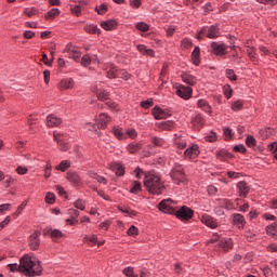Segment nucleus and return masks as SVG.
<instances>
[{
  "label": "nucleus",
  "instance_id": "nucleus-1",
  "mask_svg": "<svg viewBox=\"0 0 277 277\" xmlns=\"http://www.w3.org/2000/svg\"><path fill=\"white\" fill-rule=\"evenodd\" d=\"M10 272H19L23 276L35 277L42 274V263L31 258L29 254L22 256L19 265L17 263L8 265Z\"/></svg>",
  "mask_w": 277,
  "mask_h": 277
},
{
  "label": "nucleus",
  "instance_id": "nucleus-2",
  "mask_svg": "<svg viewBox=\"0 0 277 277\" xmlns=\"http://www.w3.org/2000/svg\"><path fill=\"white\" fill-rule=\"evenodd\" d=\"M143 185L151 196H161L166 192V182L155 172L145 173Z\"/></svg>",
  "mask_w": 277,
  "mask_h": 277
},
{
  "label": "nucleus",
  "instance_id": "nucleus-3",
  "mask_svg": "<svg viewBox=\"0 0 277 277\" xmlns=\"http://www.w3.org/2000/svg\"><path fill=\"white\" fill-rule=\"evenodd\" d=\"M170 176L175 185H185L187 183V175H185L183 164L174 163L170 171Z\"/></svg>",
  "mask_w": 277,
  "mask_h": 277
},
{
  "label": "nucleus",
  "instance_id": "nucleus-4",
  "mask_svg": "<svg viewBox=\"0 0 277 277\" xmlns=\"http://www.w3.org/2000/svg\"><path fill=\"white\" fill-rule=\"evenodd\" d=\"M202 36L210 40H215V38H220V27L217 25L205 26L197 32V40H202Z\"/></svg>",
  "mask_w": 277,
  "mask_h": 277
},
{
  "label": "nucleus",
  "instance_id": "nucleus-5",
  "mask_svg": "<svg viewBox=\"0 0 277 277\" xmlns=\"http://www.w3.org/2000/svg\"><path fill=\"white\" fill-rule=\"evenodd\" d=\"M159 211L162 213H169L170 215L176 213V202L172 200L171 198L169 199H163L159 205H158Z\"/></svg>",
  "mask_w": 277,
  "mask_h": 277
},
{
  "label": "nucleus",
  "instance_id": "nucleus-6",
  "mask_svg": "<svg viewBox=\"0 0 277 277\" xmlns=\"http://www.w3.org/2000/svg\"><path fill=\"white\" fill-rule=\"evenodd\" d=\"M175 216L182 222H187L194 217V210L184 206L175 212Z\"/></svg>",
  "mask_w": 277,
  "mask_h": 277
},
{
  "label": "nucleus",
  "instance_id": "nucleus-7",
  "mask_svg": "<svg viewBox=\"0 0 277 277\" xmlns=\"http://www.w3.org/2000/svg\"><path fill=\"white\" fill-rule=\"evenodd\" d=\"M211 243H214L216 248L223 250V252H228V250H233V239L230 238H221L217 240H210Z\"/></svg>",
  "mask_w": 277,
  "mask_h": 277
},
{
  "label": "nucleus",
  "instance_id": "nucleus-8",
  "mask_svg": "<svg viewBox=\"0 0 277 277\" xmlns=\"http://www.w3.org/2000/svg\"><path fill=\"white\" fill-rule=\"evenodd\" d=\"M95 122L97 124V129H107V124L111 122V117L106 113H101L95 116Z\"/></svg>",
  "mask_w": 277,
  "mask_h": 277
},
{
  "label": "nucleus",
  "instance_id": "nucleus-9",
  "mask_svg": "<svg viewBox=\"0 0 277 277\" xmlns=\"http://www.w3.org/2000/svg\"><path fill=\"white\" fill-rule=\"evenodd\" d=\"M200 155V146L198 144L192 143L185 150L184 157L185 159H196Z\"/></svg>",
  "mask_w": 277,
  "mask_h": 277
},
{
  "label": "nucleus",
  "instance_id": "nucleus-10",
  "mask_svg": "<svg viewBox=\"0 0 277 277\" xmlns=\"http://www.w3.org/2000/svg\"><path fill=\"white\" fill-rule=\"evenodd\" d=\"M176 94L180 98H183V101H189V98H192V94H194V90L192 87L181 84L176 89Z\"/></svg>",
  "mask_w": 277,
  "mask_h": 277
},
{
  "label": "nucleus",
  "instance_id": "nucleus-11",
  "mask_svg": "<svg viewBox=\"0 0 277 277\" xmlns=\"http://www.w3.org/2000/svg\"><path fill=\"white\" fill-rule=\"evenodd\" d=\"M174 146L176 148V153L181 155V150H185V148H187V140L185 136L181 134H174Z\"/></svg>",
  "mask_w": 277,
  "mask_h": 277
},
{
  "label": "nucleus",
  "instance_id": "nucleus-12",
  "mask_svg": "<svg viewBox=\"0 0 277 277\" xmlns=\"http://www.w3.org/2000/svg\"><path fill=\"white\" fill-rule=\"evenodd\" d=\"M151 114L155 120H166V118H170V113L159 106H155L151 110Z\"/></svg>",
  "mask_w": 277,
  "mask_h": 277
},
{
  "label": "nucleus",
  "instance_id": "nucleus-13",
  "mask_svg": "<svg viewBox=\"0 0 277 277\" xmlns=\"http://www.w3.org/2000/svg\"><path fill=\"white\" fill-rule=\"evenodd\" d=\"M211 49L212 52L214 53V55H226V49H228V47L224 43H219L215 41L211 42Z\"/></svg>",
  "mask_w": 277,
  "mask_h": 277
},
{
  "label": "nucleus",
  "instance_id": "nucleus-14",
  "mask_svg": "<svg viewBox=\"0 0 277 277\" xmlns=\"http://www.w3.org/2000/svg\"><path fill=\"white\" fill-rule=\"evenodd\" d=\"M108 168L111 172H115L116 176H122L124 174V166L120 161L110 162Z\"/></svg>",
  "mask_w": 277,
  "mask_h": 277
},
{
  "label": "nucleus",
  "instance_id": "nucleus-15",
  "mask_svg": "<svg viewBox=\"0 0 277 277\" xmlns=\"http://www.w3.org/2000/svg\"><path fill=\"white\" fill-rule=\"evenodd\" d=\"M105 70H106V75H107L108 79H116V78L120 77V75H119L120 69H118V67H116L111 63H108L106 65Z\"/></svg>",
  "mask_w": 277,
  "mask_h": 277
},
{
  "label": "nucleus",
  "instance_id": "nucleus-16",
  "mask_svg": "<svg viewBox=\"0 0 277 277\" xmlns=\"http://www.w3.org/2000/svg\"><path fill=\"white\" fill-rule=\"evenodd\" d=\"M58 90H72L75 88V80L72 78H64L57 84Z\"/></svg>",
  "mask_w": 277,
  "mask_h": 277
},
{
  "label": "nucleus",
  "instance_id": "nucleus-17",
  "mask_svg": "<svg viewBox=\"0 0 277 277\" xmlns=\"http://www.w3.org/2000/svg\"><path fill=\"white\" fill-rule=\"evenodd\" d=\"M236 187L241 198H246V196L250 194V186H248V183L246 181L238 182Z\"/></svg>",
  "mask_w": 277,
  "mask_h": 277
},
{
  "label": "nucleus",
  "instance_id": "nucleus-18",
  "mask_svg": "<svg viewBox=\"0 0 277 277\" xmlns=\"http://www.w3.org/2000/svg\"><path fill=\"white\" fill-rule=\"evenodd\" d=\"M200 220L205 224V226H208V228H216L217 227V221L214 220L213 216H211L209 214H203Z\"/></svg>",
  "mask_w": 277,
  "mask_h": 277
},
{
  "label": "nucleus",
  "instance_id": "nucleus-19",
  "mask_svg": "<svg viewBox=\"0 0 277 277\" xmlns=\"http://www.w3.org/2000/svg\"><path fill=\"white\" fill-rule=\"evenodd\" d=\"M101 27L105 31H114L118 27V22L116 19H107L104 22H101Z\"/></svg>",
  "mask_w": 277,
  "mask_h": 277
},
{
  "label": "nucleus",
  "instance_id": "nucleus-20",
  "mask_svg": "<svg viewBox=\"0 0 277 277\" xmlns=\"http://www.w3.org/2000/svg\"><path fill=\"white\" fill-rule=\"evenodd\" d=\"M28 243L32 250H38L40 248V234L34 233L30 235Z\"/></svg>",
  "mask_w": 277,
  "mask_h": 277
},
{
  "label": "nucleus",
  "instance_id": "nucleus-21",
  "mask_svg": "<svg viewBox=\"0 0 277 277\" xmlns=\"http://www.w3.org/2000/svg\"><path fill=\"white\" fill-rule=\"evenodd\" d=\"M182 81L183 83H186V85H196V83H198V78L192 74L184 72L182 74Z\"/></svg>",
  "mask_w": 277,
  "mask_h": 277
},
{
  "label": "nucleus",
  "instance_id": "nucleus-22",
  "mask_svg": "<svg viewBox=\"0 0 277 277\" xmlns=\"http://www.w3.org/2000/svg\"><path fill=\"white\" fill-rule=\"evenodd\" d=\"M66 179L70 183H74L76 186H79L81 184V177L79 176V173L75 171L67 172Z\"/></svg>",
  "mask_w": 277,
  "mask_h": 277
},
{
  "label": "nucleus",
  "instance_id": "nucleus-23",
  "mask_svg": "<svg viewBox=\"0 0 277 277\" xmlns=\"http://www.w3.org/2000/svg\"><path fill=\"white\" fill-rule=\"evenodd\" d=\"M62 124V118L56 115H49L47 117V127H60Z\"/></svg>",
  "mask_w": 277,
  "mask_h": 277
},
{
  "label": "nucleus",
  "instance_id": "nucleus-24",
  "mask_svg": "<svg viewBox=\"0 0 277 277\" xmlns=\"http://www.w3.org/2000/svg\"><path fill=\"white\" fill-rule=\"evenodd\" d=\"M137 51L140 52L141 55H146L147 57H155V50L148 49L144 44H138L136 45Z\"/></svg>",
  "mask_w": 277,
  "mask_h": 277
},
{
  "label": "nucleus",
  "instance_id": "nucleus-25",
  "mask_svg": "<svg viewBox=\"0 0 277 277\" xmlns=\"http://www.w3.org/2000/svg\"><path fill=\"white\" fill-rule=\"evenodd\" d=\"M113 134L115 135V137L117 140H120V141L127 140V134H126L124 130L119 126L113 127Z\"/></svg>",
  "mask_w": 277,
  "mask_h": 277
},
{
  "label": "nucleus",
  "instance_id": "nucleus-26",
  "mask_svg": "<svg viewBox=\"0 0 277 277\" xmlns=\"http://www.w3.org/2000/svg\"><path fill=\"white\" fill-rule=\"evenodd\" d=\"M233 222L239 228H243V226H246V217H243V215L240 213L233 214Z\"/></svg>",
  "mask_w": 277,
  "mask_h": 277
},
{
  "label": "nucleus",
  "instance_id": "nucleus-27",
  "mask_svg": "<svg viewBox=\"0 0 277 277\" xmlns=\"http://www.w3.org/2000/svg\"><path fill=\"white\" fill-rule=\"evenodd\" d=\"M192 124L194 129H197V131L202 129V127H205V118H202V115H196L192 120Z\"/></svg>",
  "mask_w": 277,
  "mask_h": 277
},
{
  "label": "nucleus",
  "instance_id": "nucleus-28",
  "mask_svg": "<svg viewBox=\"0 0 277 277\" xmlns=\"http://www.w3.org/2000/svg\"><path fill=\"white\" fill-rule=\"evenodd\" d=\"M156 127H158L160 131H172V129H174V122L170 120L161 121V122H157Z\"/></svg>",
  "mask_w": 277,
  "mask_h": 277
},
{
  "label": "nucleus",
  "instance_id": "nucleus-29",
  "mask_svg": "<svg viewBox=\"0 0 277 277\" xmlns=\"http://www.w3.org/2000/svg\"><path fill=\"white\" fill-rule=\"evenodd\" d=\"M54 142H57L58 148H61V150L66 151L68 150V148H70V145H68V143L62 141V134L54 133Z\"/></svg>",
  "mask_w": 277,
  "mask_h": 277
},
{
  "label": "nucleus",
  "instance_id": "nucleus-30",
  "mask_svg": "<svg viewBox=\"0 0 277 277\" xmlns=\"http://www.w3.org/2000/svg\"><path fill=\"white\" fill-rule=\"evenodd\" d=\"M192 62L195 66H200V47H195L192 53Z\"/></svg>",
  "mask_w": 277,
  "mask_h": 277
},
{
  "label": "nucleus",
  "instance_id": "nucleus-31",
  "mask_svg": "<svg viewBox=\"0 0 277 277\" xmlns=\"http://www.w3.org/2000/svg\"><path fill=\"white\" fill-rule=\"evenodd\" d=\"M48 235L51 239H53V241H57V239H62V237H66V234H64L62 230L60 229H50L48 232Z\"/></svg>",
  "mask_w": 277,
  "mask_h": 277
},
{
  "label": "nucleus",
  "instance_id": "nucleus-32",
  "mask_svg": "<svg viewBox=\"0 0 277 277\" xmlns=\"http://www.w3.org/2000/svg\"><path fill=\"white\" fill-rule=\"evenodd\" d=\"M247 55L249 56L251 62H253V64H256V62H259V57L256 55V49H254V47L247 48Z\"/></svg>",
  "mask_w": 277,
  "mask_h": 277
},
{
  "label": "nucleus",
  "instance_id": "nucleus-33",
  "mask_svg": "<svg viewBox=\"0 0 277 277\" xmlns=\"http://www.w3.org/2000/svg\"><path fill=\"white\" fill-rule=\"evenodd\" d=\"M98 236L96 234L85 235L83 237L84 243H91V246H96Z\"/></svg>",
  "mask_w": 277,
  "mask_h": 277
},
{
  "label": "nucleus",
  "instance_id": "nucleus-34",
  "mask_svg": "<svg viewBox=\"0 0 277 277\" xmlns=\"http://www.w3.org/2000/svg\"><path fill=\"white\" fill-rule=\"evenodd\" d=\"M83 29L87 34H101V29L96 24H87Z\"/></svg>",
  "mask_w": 277,
  "mask_h": 277
},
{
  "label": "nucleus",
  "instance_id": "nucleus-35",
  "mask_svg": "<svg viewBox=\"0 0 277 277\" xmlns=\"http://www.w3.org/2000/svg\"><path fill=\"white\" fill-rule=\"evenodd\" d=\"M127 150L130 153V155H134V153H137V150H142V143H130L127 146Z\"/></svg>",
  "mask_w": 277,
  "mask_h": 277
},
{
  "label": "nucleus",
  "instance_id": "nucleus-36",
  "mask_svg": "<svg viewBox=\"0 0 277 277\" xmlns=\"http://www.w3.org/2000/svg\"><path fill=\"white\" fill-rule=\"evenodd\" d=\"M118 211L124 213L128 217H137V211L131 208H120L118 207Z\"/></svg>",
  "mask_w": 277,
  "mask_h": 277
},
{
  "label": "nucleus",
  "instance_id": "nucleus-37",
  "mask_svg": "<svg viewBox=\"0 0 277 277\" xmlns=\"http://www.w3.org/2000/svg\"><path fill=\"white\" fill-rule=\"evenodd\" d=\"M266 234L269 235V237H277V222L266 226Z\"/></svg>",
  "mask_w": 277,
  "mask_h": 277
},
{
  "label": "nucleus",
  "instance_id": "nucleus-38",
  "mask_svg": "<svg viewBox=\"0 0 277 277\" xmlns=\"http://www.w3.org/2000/svg\"><path fill=\"white\" fill-rule=\"evenodd\" d=\"M230 153H227L225 149H219L216 150V159L220 161H226L229 159Z\"/></svg>",
  "mask_w": 277,
  "mask_h": 277
},
{
  "label": "nucleus",
  "instance_id": "nucleus-39",
  "mask_svg": "<svg viewBox=\"0 0 277 277\" xmlns=\"http://www.w3.org/2000/svg\"><path fill=\"white\" fill-rule=\"evenodd\" d=\"M90 179H93L94 181H97V183H102V185H107V179L98 175L96 172H89Z\"/></svg>",
  "mask_w": 277,
  "mask_h": 277
},
{
  "label": "nucleus",
  "instance_id": "nucleus-40",
  "mask_svg": "<svg viewBox=\"0 0 277 277\" xmlns=\"http://www.w3.org/2000/svg\"><path fill=\"white\" fill-rule=\"evenodd\" d=\"M140 192H142V182L133 181L130 188V194H140Z\"/></svg>",
  "mask_w": 277,
  "mask_h": 277
},
{
  "label": "nucleus",
  "instance_id": "nucleus-41",
  "mask_svg": "<svg viewBox=\"0 0 277 277\" xmlns=\"http://www.w3.org/2000/svg\"><path fill=\"white\" fill-rule=\"evenodd\" d=\"M151 144L156 146V148H161L166 146V140L159 137V136H153L151 137Z\"/></svg>",
  "mask_w": 277,
  "mask_h": 277
},
{
  "label": "nucleus",
  "instance_id": "nucleus-42",
  "mask_svg": "<svg viewBox=\"0 0 277 277\" xmlns=\"http://www.w3.org/2000/svg\"><path fill=\"white\" fill-rule=\"evenodd\" d=\"M60 13H61V11H60V9H52V10H50L47 14H45V16H44V18H45V21H53V18H55L56 16H60Z\"/></svg>",
  "mask_w": 277,
  "mask_h": 277
},
{
  "label": "nucleus",
  "instance_id": "nucleus-43",
  "mask_svg": "<svg viewBox=\"0 0 277 277\" xmlns=\"http://www.w3.org/2000/svg\"><path fill=\"white\" fill-rule=\"evenodd\" d=\"M70 168V160H63L58 166L55 167V170L60 172H66Z\"/></svg>",
  "mask_w": 277,
  "mask_h": 277
},
{
  "label": "nucleus",
  "instance_id": "nucleus-44",
  "mask_svg": "<svg viewBox=\"0 0 277 277\" xmlns=\"http://www.w3.org/2000/svg\"><path fill=\"white\" fill-rule=\"evenodd\" d=\"M53 170V164H51V160H48L45 162L43 172H44V179H51V172Z\"/></svg>",
  "mask_w": 277,
  "mask_h": 277
},
{
  "label": "nucleus",
  "instance_id": "nucleus-45",
  "mask_svg": "<svg viewBox=\"0 0 277 277\" xmlns=\"http://www.w3.org/2000/svg\"><path fill=\"white\" fill-rule=\"evenodd\" d=\"M96 96H97L98 101H107L109 98V92H107L103 89H98L96 91Z\"/></svg>",
  "mask_w": 277,
  "mask_h": 277
},
{
  "label": "nucleus",
  "instance_id": "nucleus-46",
  "mask_svg": "<svg viewBox=\"0 0 277 277\" xmlns=\"http://www.w3.org/2000/svg\"><path fill=\"white\" fill-rule=\"evenodd\" d=\"M135 27L138 31H143V32H146V31H149L150 29V25H148L147 23L145 22H137L135 24Z\"/></svg>",
  "mask_w": 277,
  "mask_h": 277
},
{
  "label": "nucleus",
  "instance_id": "nucleus-47",
  "mask_svg": "<svg viewBox=\"0 0 277 277\" xmlns=\"http://www.w3.org/2000/svg\"><path fill=\"white\" fill-rule=\"evenodd\" d=\"M122 274L127 277H138L135 274V268H133L132 266H128V267L123 268Z\"/></svg>",
  "mask_w": 277,
  "mask_h": 277
},
{
  "label": "nucleus",
  "instance_id": "nucleus-48",
  "mask_svg": "<svg viewBox=\"0 0 277 277\" xmlns=\"http://www.w3.org/2000/svg\"><path fill=\"white\" fill-rule=\"evenodd\" d=\"M129 237H137L140 235V229L135 225H131L127 230Z\"/></svg>",
  "mask_w": 277,
  "mask_h": 277
},
{
  "label": "nucleus",
  "instance_id": "nucleus-49",
  "mask_svg": "<svg viewBox=\"0 0 277 277\" xmlns=\"http://www.w3.org/2000/svg\"><path fill=\"white\" fill-rule=\"evenodd\" d=\"M233 111H241L243 109V101L237 100L232 104Z\"/></svg>",
  "mask_w": 277,
  "mask_h": 277
},
{
  "label": "nucleus",
  "instance_id": "nucleus-50",
  "mask_svg": "<svg viewBox=\"0 0 277 277\" xmlns=\"http://www.w3.org/2000/svg\"><path fill=\"white\" fill-rule=\"evenodd\" d=\"M192 47H194V43L192 42V39L184 38L181 41V49H192Z\"/></svg>",
  "mask_w": 277,
  "mask_h": 277
},
{
  "label": "nucleus",
  "instance_id": "nucleus-51",
  "mask_svg": "<svg viewBox=\"0 0 277 277\" xmlns=\"http://www.w3.org/2000/svg\"><path fill=\"white\" fill-rule=\"evenodd\" d=\"M127 140H135L137 137V131L133 128L126 130Z\"/></svg>",
  "mask_w": 277,
  "mask_h": 277
},
{
  "label": "nucleus",
  "instance_id": "nucleus-52",
  "mask_svg": "<svg viewBox=\"0 0 277 277\" xmlns=\"http://www.w3.org/2000/svg\"><path fill=\"white\" fill-rule=\"evenodd\" d=\"M85 131H91L92 133H96L98 131V126L96 123L88 122L84 124Z\"/></svg>",
  "mask_w": 277,
  "mask_h": 277
},
{
  "label": "nucleus",
  "instance_id": "nucleus-53",
  "mask_svg": "<svg viewBox=\"0 0 277 277\" xmlns=\"http://www.w3.org/2000/svg\"><path fill=\"white\" fill-rule=\"evenodd\" d=\"M74 207L80 211H85V200L78 199L74 202Z\"/></svg>",
  "mask_w": 277,
  "mask_h": 277
},
{
  "label": "nucleus",
  "instance_id": "nucleus-54",
  "mask_svg": "<svg viewBox=\"0 0 277 277\" xmlns=\"http://www.w3.org/2000/svg\"><path fill=\"white\" fill-rule=\"evenodd\" d=\"M223 94L225 96V98H230L233 96V89L230 88L229 84H225L223 87Z\"/></svg>",
  "mask_w": 277,
  "mask_h": 277
},
{
  "label": "nucleus",
  "instance_id": "nucleus-55",
  "mask_svg": "<svg viewBox=\"0 0 277 277\" xmlns=\"http://www.w3.org/2000/svg\"><path fill=\"white\" fill-rule=\"evenodd\" d=\"M45 202L47 205H55V194L48 192L45 194Z\"/></svg>",
  "mask_w": 277,
  "mask_h": 277
},
{
  "label": "nucleus",
  "instance_id": "nucleus-56",
  "mask_svg": "<svg viewBox=\"0 0 277 277\" xmlns=\"http://www.w3.org/2000/svg\"><path fill=\"white\" fill-rule=\"evenodd\" d=\"M67 215L74 220H79L80 213L77 209L70 208L67 210Z\"/></svg>",
  "mask_w": 277,
  "mask_h": 277
},
{
  "label": "nucleus",
  "instance_id": "nucleus-57",
  "mask_svg": "<svg viewBox=\"0 0 277 277\" xmlns=\"http://www.w3.org/2000/svg\"><path fill=\"white\" fill-rule=\"evenodd\" d=\"M24 14L29 18H31V16H36V14H38V9H36V6H32L30 9H25Z\"/></svg>",
  "mask_w": 277,
  "mask_h": 277
},
{
  "label": "nucleus",
  "instance_id": "nucleus-58",
  "mask_svg": "<svg viewBox=\"0 0 277 277\" xmlns=\"http://www.w3.org/2000/svg\"><path fill=\"white\" fill-rule=\"evenodd\" d=\"M246 144L249 146V148H254L256 146V138L252 135H248L246 138Z\"/></svg>",
  "mask_w": 277,
  "mask_h": 277
},
{
  "label": "nucleus",
  "instance_id": "nucleus-59",
  "mask_svg": "<svg viewBox=\"0 0 277 277\" xmlns=\"http://www.w3.org/2000/svg\"><path fill=\"white\" fill-rule=\"evenodd\" d=\"M225 75L229 81H237V75L235 74V70L233 69H226Z\"/></svg>",
  "mask_w": 277,
  "mask_h": 277
},
{
  "label": "nucleus",
  "instance_id": "nucleus-60",
  "mask_svg": "<svg viewBox=\"0 0 277 277\" xmlns=\"http://www.w3.org/2000/svg\"><path fill=\"white\" fill-rule=\"evenodd\" d=\"M117 77H119V79H123L124 81H129V79H131V74L124 69H119V76Z\"/></svg>",
  "mask_w": 277,
  "mask_h": 277
},
{
  "label": "nucleus",
  "instance_id": "nucleus-61",
  "mask_svg": "<svg viewBox=\"0 0 277 277\" xmlns=\"http://www.w3.org/2000/svg\"><path fill=\"white\" fill-rule=\"evenodd\" d=\"M92 64V57H90L88 54L83 55L81 58V66L88 67Z\"/></svg>",
  "mask_w": 277,
  "mask_h": 277
},
{
  "label": "nucleus",
  "instance_id": "nucleus-62",
  "mask_svg": "<svg viewBox=\"0 0 277 277\" xmlns=\"http://www.w3.org/2000/svg\"><path fill=\"white\" fill-rule=\"evenodd\" d=\"M153 105H155V103L153 102V98L141 102V107H143V109H150Z\"/></svg>",
  "mask_w": 277,
  "mask_h": 277
},
{
  "label": "nucleus",
  "instance_id": "nucleus-63",
  "mask_svg": "<svg viewBox=\"0 0 277 277\" xmlns=\"http://www.w3.org/2000/svg\"><path fill=\"white\" fill-rule=\"evenodd\" d=\"M70 10L76 16H81V4L70 5Z\"/></svg>",
  "mask_w": 277,
  "mask_h": 277
},
{
  "label": "nucleus",
  "instance_id": "nucleus-64",
  "mask_svg": "<svg viewBox=\"0 0 277 277\" xmlns=\"http://www.w3.org/2000/svg\"><path fill=\"white\" fill-rule=\"evenodd\" d=\"M206 142H215L217 140V134L215 132H210L205 136Z\"/></svg>",
  "mask_w": 277,
  "mask_h": 277
}]
</instances>
